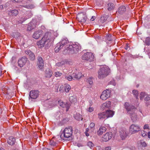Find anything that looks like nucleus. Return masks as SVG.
Instances as JSON below:
<instances>
[{"instance_id":"57","label":"nucleus","mask_w":150,"mask_h":150,"mask_svg":"<svg viewBox=\"0 0 150 150\" xmlns=\"http://www.w3.org/2000/svg\"><path fill=\"white\" fill-rule=\"evenodd\" d=\"M147 135L149 138H150V132H149L147 133Z\"/></svg>"},{"instance_id":"2","label":"nucleus","mask_w":150,"mask_h":150,"mask_svg":"<svg viewBox=\"0 0 150 150\" xmlns=\"http://www.w3.org/2000/svg\"><path fill=\"white\" fill-rule=\"evenodd\" d=\"M125 108L127 111V112L130 114V117L133 122H135L138 120V117L134 111L136 108L132 105H129L128 103L126 102L124 105Z\"/></svg>"},{"instance_id":"60","label":"nucleus","mask_w":150,"mask_h":150,"mask_svg":"<svg viewBox=\"0 0 150 150\" xmlns=\"http://www.w3.org/2000/svg\"><path fill=\"white\" fill-rule=\"evenodd\" d=\"M0 150H5L4 149L2 148H0Z\"/></svg>"},{"instance_id":"22","label":"nucleus","mask_w":150,"mask_h":150,"mask_svg":"<svg viewBox=\"0 0 150 150\" xmlns=\"http://www.w3.org/2000/svg\"><path fill=\"white\" fill-rule=\"evenodd\" d=\"M70 61H68L67 60H65L60 62L57 63L56 65L58 67H61L66 64H70Z\"/></svg>"},{"instance_id":"13","label":"nucleus","mask_w":150,"mask_h":150,"mask_svg":"<svg viewBox=\"0 0 150 150\" xmlns=\"http://www.w3.org/2000/svg\"><path fill=\"white\" fill-rule=\"evenodd\" d=\"M59 105L61 107L63 108H66V111H68L70 107L69 104L67 103H64L61 100H59L58 102Z\"/></svg>"},{"instance_id":"44","label":"nucleus","mask_w":150,"mask_h":150,"mask_svg":"<svg viewBox=\"0 0 150 150\" xmlns=\"http://www.w3.org/2000/svg\"><path fill=\"white\" fill-rule=\"evenodd\" d=\"M50 144L51 145L54 146L56 145V143L53 140H51L50 141Z\"/></svg>"},{"instance_id":"46","label":"nucleus","mask_w":150,"mask_h":150,"mask_svg":"<svg viewBox=\"0 0 150 150\" xmlns=\"http://www.w3.org/2000/svg\"><path fill=\"white\" fill-rule=\"evenodd\" d=\"M107 40L109 41H111L112 40V35L110 34H109L107 35Z\"/></svg>"},{"instance_id":"41","label":"nucleus","mask_w":150,"mask_h":150,"mask_svg":"<svg viewBox=\"0 0 150 150\" xmlns=\"http://www.w3.org/2000/svg\"><path fill=\"white\" fill-rule=\"evenodd\" d=\"M22 6L27 8H33V6L32 5L29 4L23 5Z\"/></svg>"},{"instance_id":"54","label":"nucleus","mask_w":150,"mask_h":150,"mask_svg":"<svg viewBox=\"0 0 150 150\" xmlns=\"http://www.w3.org/2000/svg\"><path fill=\"white\" fill-rule=\"evenodd\" d=\"M129 47V44L128 43H127L126 44V47L125 49L126 50H127L128 48Z\"/></svg>"},{"instance_id":"37","label":"nucleus","mask_w":150,"mask_h":150,"mask_svg":"<svg viewBox=\"0 0 150 150\" xmlns=\"http://www.w3.org/2000/svg\"><path fill=\"white\" fill-rule=\"evenodd\" d=\"M132 93L133 95L136 97V98L138 99L137 98L138 95V91L136 90H133L132 91Z\"/></svg>"},{"instance_id":"17","label":"nucleus","mask_w":150,"mask_h":150,"mask_svg":"<svg viewBox=\"0 0 150 150\" xmlns=\"http://www.w3.org/2000/svg\"><path fill=\"white\" fill-rule=\"evenodd\" d=\"M25 53L29 55V59L31 60H33L35 59L34 54L29 50L25 51Z\"/></svg>"},{"instance_id":"8","label":"nucleus","mask_w":150,"mask_h":150,"mask_svg":"<svg viewBox=\"0 0 150 150\" xmlns=\"http://www.w3.org/2000/svg\"><path fill=\"white\" fill-rule=\"evenodd\" d=\"M110 90L106 89L103 92L100 96V98L103 100H105L110 97Z\"/></svg>"},{"instance_id":"51","label":"nucleus","mask_w":150,"mask_h":150,"mask_svg":"<svg viewBox=\"0 0 150 150\" xmlns=\"http://www.w3.org/2000/svg\"><path fill=\"white\" fill-rule=\"evenodd\" d=\"M111 149V147L110 146H108L105 147V148H104L103 150H110Z\"/></svg>"},{"instance_id":"6","label":"nucleus","mask_w":150,"mask_h":150,"mask_svg":"<svg viewBox=\"0 0 150 150\" xmlns=\"http://www.w3.org/2000/svg\"><path fill=\"white\" fill-rule=\"evenodd\" d=\"M69 47L68 52L72 54L76 53L81 49V46L77 44L70 45Z\"/></svg>"},{"instance_id":"50","label":"nucleus","mask_w":150,"mask_h":150,"mask_svg":"<svg viewBox=\"0 0 150 150\" xmlns=\"http://www.w3.org/2000/svg\"><path fill=\"white\" fill-rule=\"evenodd\" d=\"M142 136L143 137L146 136V132H145L144 131H143L142 133Z\"/></svg>"},{"instance_id":"10","label":"nucleus","mask_w":150,"mask_h":150,"mask_svg":"<svg viewBox=\"0 0 150 150\" xmlns=\"http://www.w3.org/2000/svg\"><path fill=\"white\" fill-rule=\"evenodd\" d=\"M112 132H107L102 136L101 141L103 142H107L109 140L112 138Z\"/></svg>"},{"instance_id":"56","label":"nucleus","mask_w":150,"mask_h":150,"mask_svg":"<svg viewBox=\"0 0 150 150\" xmlns=\"http://www.w3.org/2000/svg\"><path fill=\"white\" fill-rule=\"evenodd\" d=\"M42 150H50V149L44 147L42 149Z\"/></svg>"},{"instance_id":"5","label":"nucleus","mask_w":150,"mask_h":150,"mask_svg":"<svg viewBox=\"0 0 150 150\" xmlns=\"http://www.w3.org/2000/svg\"><path fill=\"white\" fill-rule=\"evenodd\" d=\"M110 71L108 66H105L102 67L98 71V78L102 79L105 77L109 74Z\"/></svg>"},{"instance_id":"35","label":"nucleus","mask_w":150,"mask_h":150,"mask_svg":"<svg viewBox=\"0 0 150 150\" xmlns=\"http://www.w3.org/2000/svg\"><path fill=\"white\" fill-rule=\"evenodd\" d=\"M145 43L147 45H150V38L149 37L146 38L145 41Z\"/></svg>"},{"instance_id":"27","label":"nucleus","mask_w":150,"mask_h":150,"mask_svg":"<svg viewBox=\"0 0 150 150\" xmlns=\"http://www.w3.org/2000/svg\"><path fill=\"white\" fill-rule=\"evenodd\" d=\"M126 11V8L124 6H121L120 7L118 10V12L120 14L123 13Z\"/></svg>"},{"instance_id":"26","label":"nucleus","mask_w":150,"mask_h":150,"mask_svg":"<svg viewBox=\"0 0 150 150\" xmlns=\"http://www.w3.org/2000/svg\"><path fill=\"white\" fill-rule=\"evenodd\" d=\"M98 117L100 119L107 118L105 112L98 113Z\"/></svg>"},{"instance_id":"12","label":"nucleus","mask_w":150,"mask_h":150,"mask_svg":"<svg viewBox=\"0 0 150 150\" xmlns=\"http://www.w3.org/2000/svg\"><path fill=\"white\" fill-rule=\"evenodd\" d=\"M39 92L38 90H33L31 91L30 92L29 96L32 99H36L38 96Z\"/></svg>"},{"instance_id":"20","label":"nucleus","mask_w":150,"mask_h":150,"mask_svg":"<svg viewBox=\"0 0 150 150\" xmlns=\"http://www.w3.org/2000/svg\"><path fill=\"white\" fill-rule=\"evenodd\" d=\"M106 128L104 127L101 126L97 131V134L98 135H101L106 131Z\"/></svg>"},{"instance_id":"48","label":"nucleus","mask_w":150,"mask_h":150,"mask_svg":"<svg viewBox=\"0 0 150 150\" xmlns=\"http://www.w3.org/2000/svg\"><path fill=\"white\" fill-rule=\"evenodd\" d=\"M89 130V129H88L87 128L86 129L85 134H86V136H87V137H88L89 136V134L88 133V131Z\"/></svg>"},{"instance_id":"45","label":"nucleus","mask_w":150,"mask_h":150,"mask_svg":"<svg viewBox=\"0 0 150 150\" xmlns=\"http://www.w3.org/2000/svg\"><path fill=\"white\" fill-rule=\"evenodd\" d=\"M87 81L90 84H93V81L92 79L91 78H89L87 79Z\"/></svg>"},{"instance_id":"49","label":"nucleus","mask_w":150,"mask_h":150,"mask_svg":"<svg viewBox=\"0 0 150 150\" xmlns=\"http://www.w3.org/2000/svg\"><path fill=\"white\" fill-rule=\"evenodd\" d=\"M149 128V126L148 124L145 125L144 127L143 128L144 129H148Z\"/></svg>"},{"instance_id":"34","label":"nucleus","mask_w":150,"mask_h":150,"mask_svg":"<svg viewBox=\"0 0 150 150\" xmlns=\"http://www.w3.org/2000/svg\"><path fill=\"white\" fill-rule=\"evenodd\" d=\"M111 102L109 101H106L103 104V105L105 106L106 108H108L110 106Z\"/></svg>"},{"instance_id":"47","label":"nucleus","mask_w":150,"mask_h":150,"mask_svg":"<svg viewBox=\"0 0 150 150\" xmlns=\"http://www.w3.org/2000/svg\"><path fill=\"white\" fill-rule=\"evenodd\" d=\"M94 110V108L93 107H89L88 108V111L90 112H92Z\"/></svg>"},{"instance_id":"58","label":"nucleus","mask_w":150,"mask_h":150,"mask_svg":"<svg viewBox=\"0 0 150 150\" xmlns=\"http://www.w3.org/2000/svg\"><path fill=\"white\" fill-rule=\"evenodd\" d=\"M12 1L13 2H18L19 1L18 0H12Z\"/></svg>"},{"instance_id":"25","label":"nucleus","mask_w":150,"mask_h":150,"mask_svg":"<svg viewBox=\"0 0 150 150\" xmlns=\"http://www.w3.org/2000/svg\"><path fill=\"white\" fill-rule=\"evenodd\" d=\"M52 71L49 69H47L46 71L45 76L46 77L50 78L52 76Z\"/></svg>"},{"instance_id":"4","label":"nucleus","mask_w":150,"mask_h":150,"mask_svg":"<svg viewBox=\"0 0 150 150\" xmlns=\"http://www.w3.org/2000/svg\"><path fill=\"white\" fill-rule=\"evenodd\" d=\"M70 45L69 42L67 40L63 39L60 42L57 44L56 46L54 48L55 51L56 52H58L64 47L66 49L68 50Z\"/></svg>"},{"instance_id":"52","label":"nucleus","mask_w":150,"mask_h":150,"mask_svg":"<svg viewBox=\"0 0 150 150\" xmlns=\"http://www.w3.org/2000/svg\"><path fill=\"white\" fill-rule=\"evenodd\" d=\"M144 100L146 101L149 100H150V97L149 96H147L145 98Z\"/></svg>"},{"instance_id":"39","label":"nucleus","mask_w":150,"mask_h":150,"mask_svg":"<svg viewBox=\"0 0 150 150\" xmlns=\"http://www.w3.org/2000/svg\"><path fill=\"white\" fill-rule=\"evenodd\" d=\"M146 95L145 92H142L140 94V98L141 100Z\"/></svg>"},{"instance_id":"1","label":"nucleus","mask_w":150,"mask_h":150,"mask_svg":"<svg viewBox=\"0 0 150 150\" xmlns=\"http://www.w3.org/2000/svg\"><path fill=\"white\" fill-rule=\"evenodd\" d=\"M53 40L52 36L51 33L50 32H46L41 40L38 41L37 44L39 48L43 47L45 44L48 45Z\"/></svg>"},{"instance_id":"24","label":"nucleus","mask_w":150,"mask_h":150,"mask_svg":"<svg viewBox=\"0 0 150 150\" xmlns=\"http://www.w3.org/2000/svg\"><path fill=\"white\" fill-rule=\"evenodd\" d=\"M73 77L77 79H79L82 76V73L81 72H76L73 74Z\"/></svg>"},{"instance_id":"38","label":"nucleus","mask_w":150,"mask_h":150,"mask_svg":"<svg viewBox=\"0 0 150 150\" xmlns=\"http://www.w3.org/2000/svg\"><path fill=\"white\" fill-rule=\"evenodd\" d=\"M65 78L66 79L70 81H72L73 79V77L71 75L66 76L65 77Z\"/></svg>"},{"instance_id":"61","label":"nucleus","mask_w":150,"mask_h":150,"mask_svg":"<svg viewBox=\"0 0 150 150\" xmlns=\"http://www.w3.org/2000/svg\"><path fill=\"white\" fill-rule=\"evenodd\" d=\"M91 103H90L91 104V105L92 104V102H91Z\"/></svg>"},{"instance_id":"42","label":"nucleus","mask_w":150,"mask_h":150,"mask_svg":"<svg viewBox=\"0 0 150 150\" xmlns=\"http://www.w3.org/2000/svg\"><path fill=\"white\" fill-rule=\"evenodd\" d=\"M62 75V74L60 71H57L55 72V76L56 77H59Z\"/></svg>"},{"instance_id":"32","label":"nucleus","mask_w":150,"mask_h":150,"mask_svg":"<svg viewBox=\"0 0 150 150\" xmlns=\"http://www.w3.org/2000/svg\"><path fill=\"white\" fill-rule=\"evenodd\" d=\"M9 13L11 14V15L13 16H16L18 13V10L14 9L11 11L9 12Z\"/></svg>"},{"instance_id":"36","label":"nucleus","mask_w":150,"mask_h":150,"mask_svg":"<svg viewBox=\"0 0 150 150\" xmlns=\"http://www.w3.org/2000/svg\"><path fill=\"white\" fill-rule=\"evenodd\" d=\"M71 89V87L69 85H67L65 87V91L66 92H68Z\"/></svg>"},{"instance_id":"40","label":"nucleus","mask_w":150,"mask_h":150,"mask_svg":"<svg viewBox=\"0 0 150 150\" xmlns=\"http://www.w3.org/2000/svg\"><path fill=\"white\" fill-rule=\"evenodd\" d=\"M140 144L143 147H146L147 146V144L143 140H141L140 142Z\"/></svg>"},{"instance_id":"29","label":"nucleus","mask_w":150,"mask_h":150,"mask_svg":"<svg viewBox=\"0 0 150 150\" xmlns=\"http://www.w3.org/2000/svg\"><path fill=\"white\" fill-rule=\"evenodd\" d=\"M75 118L78 120H82V116L79 113H76L74 115Z\"/></svg>"},{"instance_id":"59","label":"nucleus","mask_w":150,"mask_h":150,"mask_svg":"<svg viewBox=\"0 0 150 150\" xmlns=\"http://www.w3.org/2000/svg\"><path fill=\"white\" fill-rule=\"evenodd\" d=\"M63 88V86H61L59 88V91H61V88Z\"/></svg>"},{"instance_id":"16","label":"nucleus","mask_w":150,"mask_h":150,"mask_svg":"<svg viewBox=\"0 0 150 150\" xmlns=\"http://www.w3.org/2000/svg\"><path fill=\"white\" fill-rule=\"evenodd\" d=\"M38 67L40 69H42L43 68L44 63L42 58L40 57L38 58V62L37 63Z\"/></svg>"},{"instance_id":"15","label":"nucleus","mask_w":150,"mask_h":150,"mask_svg":"<svg viewBox=\"0 0 150 150\" xmlns=\"http://www.w3.org/2000/svg\"><path fill=\"white\" fill-rule=\"evenodd\" d=\"M43 34V32L42 30H38L35 32L33 35V38L37 39L42 36Z\"/></svg>"},{"instance_id":"30","label":"nucleus","mask_w":150,"mask_h":150,"mask_svg":"<svg viewBox=\"0 0 150 150\" xmlns=\"http://www.w3.org/2000/svg\"><path fill=\"white\" fill-rule=\"evenodd\" d=\"M107 7L108 11H111L114 9V5L113 3H109L107 4Z\"/></svg>"},{"instance_id":"9","label":"nucleus","mask_w":150,"mask_h":150,"mask_svg":"<svg viewBox=\"0 0 150 150\" xmlns=\"http://www.w3.org/2000/svg\"><path fill=\"white\" fill-rule=\"evenodd\" d=\"M94 56L91 52H87L84 53L82 57V59L83 60H88L91 61L93 60Z\"/></svg>"},{"instance_id":"19","label":"nucleus","mask_w":150,"mask_h":150,"mask_svg":"<svg viewBox=\"0 0 150 150\" xmlns=\"http://www.w3.org/2000/svg\"><path fill=\"white\" fill-rule=\"evenodd\" d=\"M105 112L107 118L112 117L114 114V112L111 110H106Z\"/></svg>"},{"instance_id":"14","label":"nucleus","mask_w":150,"mask_h":150,"mask_svg":"<svg viewBox=\"0 0 150 150\" xmlns=\"http://www.w3.org/2000/svg\"><path fill=\"white\" fill-rule=\"evenodd\" d=\"M27 62V58L24 57L19 59L18 61V66L20 67H23L26 63Z\"/></svg>"},{"instance_id":"18","label":"nucleus","mask_w":150,"mask_h":150,"mask_svg":"<svg viewBox=\"0 0 150 150\" xmlns=\"http://www.w3.org/2000/svg\"><path fill=\"white\" fill-rule=\"evenodd\" d=\"M7 142L9 144L11 145H13L15 142V138L12 136H10L8 139Z\"/></svg>"},{"instance_id":"33","label":"nucleus","mask_w":150,"mask_h":150,"mask_svg":"<svg viewBox=\"0 0 150 150\" xmlns=\"http://www.w3.org/2000/svg\"><path fill=\"white\" fill-rule=\"evenodd\" d=\"M69 100L70 102L74 103L77 101V99L74 96H71L70 97Z\"/></svg>"},{"instance_id":"28","label":"nucleus","mask_w":150,"mask_h":150,"mask_svg":"<svg viewBox=\"0 0 150 150\" xmlns=\"http://www.w3.org/2000/svg\"><path fill=\"white\" fill-rule=\"evenodd\" d=\"M88 129L91 132L93 131L95 129V124L94 122H91L89 126Z\"/></svg>"},{"instance_id":"7","label":"nucleus","mask_w":150,"mask_h":150,"mask_svg":"<svg viewBox=\"0 0 150 150\" xmlns=\"http://www.w3.org/2000/svg\"><path fill=\"white\" fill-rule=\"evenodd\" d=\"M140 130V127L136 124H132L129 127V132L131 134L137 133Z\"/></svg>"},{"instance_id":"3","label":"nucleus","mask_w":150,"mask_h":150,"mask_svg":"<svg viewBox=\"0 0 150 150\" xmlns=\"http://www.w3.org/2000/svg\"><path fill=\"white\" fill-rule=\"evenodd\" d=\"M73 129L71 127H66L63 131L61 137L65 140H71L72 139Z\"/></svg>"},{"instance_id":"23","label":"nucleus","mask_w":150,"mask_h":150,"mask_svg":"<svg viewBox=\"0 0 150 150\" xmlns=\"http://www.w3.org/2000/svg\"><path fill=\"white\" fill-rule=\"evenodd\" d=\"M120 137L122 139V140L125 139L127 136V134L125 130H122L121 131H120Z\"/></svg>"},{"instance_id":"43","label":"nucleus","mask_w":150,"mask_h":150,"mask_svg":"<svg viewBox=\"0 0 150 150\" xmlns=\"http://www.w3.org/2000/svg\"><path fill=\"white\" fill-rule=\"evenodd\" d=\"M87 145L91 148L94 146V144L92 142L90 141L88 142Z\"/></svg>"},{"instance_id":"31","label":"nucleus","mask_w":150,"mask_h":150,"mask_svg":"<svg viewBox=\"0 0 150 150\" xmlns=\"http://www.w3.org/2000/svg\"><path fill=\"white\" fill-rule=\"evenodd\" d=\"M108 18V16L107 15H104L103 16H102L101 17V22L102 23H104L107 20Z\"/></svg>"},{"instance_id":"11","label":"nucleus","mask_w":150,"mask_h":150,"mask_svg":"<svg viewBox=\"0 0 150 150\" xmlns=\"http://www.w3.org/2000/svg\"><path fill=\"white\" fill-rule=\"evenodd\" d=\"M76 19L80 22L81 24H83L85 23L86 20V16L83 13L78 14L76 17Z\"/></svg>"},{"instance_id":"53","label":"nucleus","mask_w":150,"mask_h":150,"mask_svg":"<svg viewBox=\"0 0 150 150\" xmlns=\"http://www.w3.org/2000/svg\"><path fill=\"white\" fill-rule=\"evenodd\" d=\"M96 18V17H95V16H93L92 17H91V21H94L95 20V19Z\"/></svg>"},{"instance_id":"55","label":"nucleus","mask_w":150,"mask_h":150,"mask_svg":"<svg viewBox=\"0 0 150 150\" xmlns=\"http://www.w3.org/2000/svg\"><path fill=\"white\" fill-rule=\"evenodd\" d=\"M2 74V69L1 66L0 65V76Z\"/></svg>"},{"instance_id":"21","label":"nucleus","mask_w":150,"mask_h":150,"mask_svg":"<svg viewBox=\"0 0 150 150\" xmlns=\"http://www.w3.org/2000/svg\"><path fill=\"white\" fill-rule=\"evenodd\" d=\"M35 22L34 21L30 22L28 24V30H31L35 28L36 25L35 24Z\"/></svg>"}]
</instances>
